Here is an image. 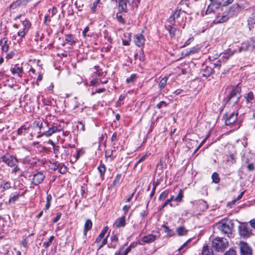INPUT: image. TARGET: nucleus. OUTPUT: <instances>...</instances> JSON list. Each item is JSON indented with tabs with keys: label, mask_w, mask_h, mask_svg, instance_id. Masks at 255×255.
Wrapping results in <instances>:
<instances>
[{
	"label": "nucleus",
	"mask_w": 255,
	"mask_h": 255,
	"mask_svg": "<svg viewBox=\"0 0 255 255\" xmlns=\"http://www.w3.org/2000/svg\"><path fill=\"white\" fill-rule=\"evenodd\" d=\"M14 55V53L13 51H11L6 55L5 58L7 59H11L13 57Z\"/></svg>",
	"instance_id": "69168bd1"
},
{
	"label": "nucleus",
	"mask_w": 255,
	"mask_h": 255,
	"mask_svg": "<svg viewBox=\"0 0 255 255\" xmlns=\"http://www.w3.org/2000/svg\"><path fill=\"white\" fill-rule=\"evenodd\" d=\"M247 103L252 104L255 101L254 95L252 92H250L245 96Z\"/></svg>",
	"instance_id": "a211bd4d"
},
{
	"label": "nucleus",
	"mask_w": 255,
	"mask_h": 255,
	"mask_svg": "<svg viewBox=\"0 0 255 255\" xmlns=\"http://www.w3.org/2000/svg\"><path fill=\"white\" fill-rule=\"evenodd\" d=\"M54 237L52 236H51L49 239V240L47 242H44L43 243V246L45 248H47L49 247V246H50V243L52 242L53 240L54 239Z\"/></svg>",
	"instance_id": "a19ab883"
},
{
	"label": "nucleus",
	"mask_w": 255,
	"mask_h": 255,
	"mask_svg": "<svg viewBox=\"0 0 255 255\" xmlns=\"http://www.w3.org/2000/svg\"><path fill=\"white\" fill-rule=\"evenodd\" d=\"M156 236L153 234H148L144 236L142 239L141 241L144 243L149 244L154 242L156 239Z\"/></svg>",
	"instance_id": "f8f14e48"
},
{
	"label": "nucleus",
	"mask_w": 255,
	"mask_h": 255,
	"mask_svg": "<svg viewBox=\"0 0 255 255\" xmlns=\"http://www.w3.org/2000/svg\"><path fill=\"white\" fill-rule=\"evenodd\" d=\"M241 88L238 85L232 87L231 91L225 99L229 104H236L241 97Z\"/></svg>",
	"instance_id": "f257e3e1"
},
{
	"label": "nucleus",
	"mask_w": 255,
	"mask_h": 255,
	"mask_svg": "<svg viewBox=\"0 0 255 255\" xmlns=\"http://www.w3.org/2000/svg\"><path fill=\"white\" fill-rule=\"evenodd\" d=\"M202 255H213V252L210 251L208 246H204L202 251Z\"/></svg>",
	"instance_id": "393cba45"
},
{
	"label": "nucleus",
	"mask_w": 255,
	"mask_h": 255,
	"mask_svg": "<svg viewBox=\"0 0 255 255\" xmlns=\"http://www.w3.org/2000/svg\"><path fill=\"white\" fill-rule=\"evenodd\" d=\"M77 127L78 129H80L82 131L85 130V126L81 122H79L78 123V124L77 126Z\"/></svg>",
	"instance_id": "4d7b16f0"
},
{
	"label": "nucleus",
	"mask_w": 255,
	"mask_h": 255,
	"mask_svg": "<svg viewBox=\"0 0 255 255\" xmlns=\"http://www.w3.org/2000/svg\"><path fill=\"white\" fill-rule=\"evenodd\" d=\"M252 42H255V40L253 39V38H251L249 41L247 42H243L241 46L239 47V52H241L242 51H247L250 49V47L252 48Z\"/></svg>",
	"instance_id": "1a4fd4ad"
},
{
	"label": "nucleus",
	"mask_w": 255,
	"mask_h": 255,
	"mask_svg": "<svg viewBox=\"0 0 255 255\" xmlns=\"http://www.w3.org/2000/svg\"><path fill=\"white\" fill-rule=\"evenodd\" d=\"M167 30L168 31L169 34L171 37H174L175 36V32L177 29L175 27L169 25L166 27Z\"/></svg>",
	"instance_id": "4be33fe9"
},
{
	"label": "nucleus",
	"mask_w": 255,
	"mask_h": 255,
	"mask_svg": "<svg viewBox=\"0 0 255 255\" xmlns=\"http://www.w3.org/2000/svg\"><path fill=\"white\" fill-rule=\"evenodd\" d=\"M247 168L249 171H253L255 170V166L253 162L247 164Z\"/></svg>",
	"instance_id": "4c0bfd02"
},
{
	"label": "nucleus",
	"mask_w": 255,
	"mask_h": 255,
	"mask_svg": "<svg viewBox=\"0 0 255 255\" xmlns=\"http://www.w3.org/2000/svg\"><path fill=\"white\" fill-rule=\"evenodd\" d=\"M105 235L103 233H100L99 236L96 238L95 243H99L101 240L104 237Z\"/></svg>",
	"instance_id": "13d9d810"
},
{
	"label": "nucleus",
	"mask_w": 255,
	"mask_h": 255,
	"mask_svg": "<svg viewBox=\"0 0 255 255\" xmlns=\"http://www.w3.org/2000/svg\"><path fill=\"white\" fill-rule=\"evenodd\" d=\"M22 25L23 26V29L27 31H28L31 26L30 23L27 20H24L22 21Z\"/></svg>",
	"instance_id": "f704fd0d"
},
{
	"label": "nucleus",
	"mask_w": 255,
	"mask_h": 255,
	"mask_svg": "<svg viewBox=\"0 0 255 255\" xmlns=\"http://www.w3.org/2000/svg\"><path fill=\"white\" fill-rule=\"evenodd\" d=\"M111 243L110 245V247L112 248H116L117 245V242L118 241V237L117 235H114L111 238Z\"/></svg>",
	"instance_id": "aec40b11"
},
{
	"label": "nucleus",
	"mask_w": 255,
	"mask_h": 255,
	"mask_svg": "<svg viewBox=\"0 0 255 255\" xmlns=\"http://www.w3.org/2000/svg\"><path fill=\"white\" fill-rule=\"evenodd\" d=\"M125 216H122L117 219L115 223V226L117 228L123 227L125 226Z\"/></svg>",
	"instance_id": "f3484780"
},
{
	"label": "nucleus",
	"mask_w": 255,
	"mask_h": 255,
	"mask_svg": "<svg viewBox=\"0 0 255 255\" xmlns=\"http://www.w3.org/2000/svg\"><path fill=\"white\" fill-rule=\"evenodd\" d=\"M98 170L100 173L101 177L103 178L105 171L106 167L104 164H101L98 167Z\"/></svg>",
	"instance_id": "cd10ccee"
},
{
	"label": "nucleus",
	"mask_w": 255,
	"mask_h": 255,
	"mask_svg": "<svg viewBox=\"0 0 255 255\" xmlns=\"http://www.w3.org/2000/svg\"><path fill=\"white\" fill-rule=\"evenodd\" d=\"M250 223L251 226L255 229V218L251 220Z\"/></svg>",
	"instance_id": "774afa93"
},
{
	"label": "nucleus",
	"mask_w": 255,
	"mask_h": 255,
	"mask_svg": "<svg viewBox=\"0 0 255 255\" xmlns=\"http://www.w3.org/2000/svg\"><path fill=\"white\" fill-rule=\"evenodd\" d=\"M65 40L68 42L71 43L72 44H75L76 42L74 36L71 34L66 35Z\"/></svg>",
	"instance_id": "c85d7f7f"
},
{
	"label": "nucleus",
	"mask_w": 255,
	"mask_h": 255,
	"mask_svg": "<svg viewBox=\"0 0 255 255\" xmlns=\"http://www.w3.org/2000/svg\"><path fill=\"white\" fill-rule=\"evenodd\" d=\"M134 43L138 47L142 46L145 41V39L141 34H137L134 36Z\"/></svg>",
	"instance_id": "9b49d317"
},
{
	"label": "nucleus",
	"mask_w": 255,
	"mask_h": 255,
	"mask_svg": "<svg viewBox=\"0 0 255 255\" xmlns=\"http://www.w3.org/2000/svg\"><path fill=\"white\" fill-rule=\"evenodd\" d=\"M136 75L132 74L130 76V77L127 79V82L128 83H129L130 82H132L136 79Z\"/></svg>",
	"instance_id": "49530a36"
},
{
	"label": "nucleus",
	"mask_w": 255,
	"mask_h": 255,
	"mask_svg": "<svg viewBox=\"0 0 255 255\" xmlns=\"http://www.w3.org/2000/svg\"><path fill=\"white\" fill-rule=\"evenodd\" d=\"M218 229L222 234L229 237L234 228V224L231 220L222 221L217 224Z\"/></svg>",
	"instance_id": "f03ea898"
},
{
	"label": "nucleus",
	"mask_w": 255,
	"mask_h": 255,
	"mask_svg": "<svg viewBox=\"0 0 255 255\" xmlns=\"http://www.w3.org/2000/svg\"><path fill=\"white\" fill-rule=\"evenodd\" d=\"M251 155L250 154V153H249L248 154H244V155L242 157V161L244 164H247L248 163H251Z\"/></svg>",
	"instance_id": "bb28decb"
},
{
	"label": "nucleus",
	"mask_w": 255,
	"mask_h": 255,
	"mask_svg": "<svg viewBox=\"0 0 255 255\" xmlns=\"http://www.w3.org/2000/svg\"><path fill=\"white\" fill-rule=\"evenodd\" d=\"M10 71L13 75L16 74L18 77H22L23 73L22 67H19L17 65H15L14 67L11 68Z\"/></svg>",
	"instance_id": "ddd939ff"
},
{
	"label": "nucleus",
	"mask_w": 255,
	"mask_h": 255,
	"mask_svg": "<svg viewBox=\"0 0 255 255\" xmlns=\"http://www.w3.org/2000/svg\"><path fill=\"white\" fill-rule=\"evenodd\" d=\"M234 0H226L223 3V5L227 6L233 2Z\"/></svg>",
	"instance_id": "338daca9"
},
{
	"label": "nucleus",
	"mask_w": 255,
	"mask_h": 255,
	"mask_svg": "<svg viewBox=\"0 0 255 255\" xmlns=\"http://www.w3.org/2000/svg\"><path fill=\"white\" fill-rule=\"evenodd\" d=\"M129 4H134L137 6L138 4L140 2V0H127Z\"/></svg>",
	"instance_id": "09e8293b"
},
{
	"label": "nucleus",
	"mask_w": 255,
	"mask_h": 255,
	"mask_svg": "<svg viewBox=\"0 0 255 255\" xmlns=\"http://www.w3.org/2000/svg\"><path fill=\"white\" fill-rule=\"evenodd\" d=\"M28 129V127H27L25 125H23L21 126L18 129L17 132V134L18 135L25 134L27 132L26 130Z\"/></svg>",
	"instance_id": "5701e85b"
},
{
	"label": "nucleus",
	"mask_w": 255,
	"mask_h": 255,
	"mask_svg": "<svg viewBox=\"0 0 255 255\" xmlns=\"http://www.w3.org/2000/svg\"><path fill=\"white\" fill-rule=\"evenodd\" d=\"M20 169L17 166H15L11 170V173L16 174L17 172L20 171Z\"/></svg>",
	"instance_id": "0e129e2a"
},
{
	"label": "nucleus",
	"mask_w": 255,
	"mask_h": 255,
	"mask_svg": "<svg viewBox=\"0 0 255 255\" xmlns=\"http://www.w3.org/2000/svg\"><path fill=\"white\" fill-rule=\"evenodd\" d=\"M162 227L164 229L165 232L167 233L169 236H172L173 235V231L170 230L167 226L165 225H163Z\"/></svg>",
	"instance_id": "37998d69"
},
{
	"label": "nucleus",
	"mask_w": 255,
	"mask_h": 255,
	"mask_svg": "<svg viewBox=\"0 0 255 255\" xmlns=\"http://www.w3.org/2000/svg\"><path fill=\"white\" fill-rule=\"evenodd\" d=\"M118 5L120 12H127V5L126 0H119Z\"/></svg>",
	"instance_id": "dca6fc26"
},
{
	"label": "nucleus",
	"mask_w": 255,
	"mask_h": 255,
	"mask_svg": "<svg viewBox=\"0 0 255 255\" xmlns=\"http://www.w3.org/2000/svg\"><path fill=\"white\" fill-rule=\"evenodd\" d=\"M214 72V70L209 67H207L203 71V76L208 77L210 76Z\"/></svg>",
	"instance_id": "b1692460"
},
{
	"label": "nucleus",
	"mask_w": 255,
	"mask_h": 255,
	"mask_svg": "<svg viewBox=\"0 0 255 255\" xmlns=\"http://www.w3.org/2000/svg\"><path fill=\"white\" fill-rule=\"evenodd\" d=\"M59 148H60L59 146H54V147L53 148V151H54V154H55L56 157H58V154L59 153Z\"/></svg>",
	"instance_id": "864d4df0"
},
{
	"label": "nucleus",
	"mask_w": 255,
	"mask_h": 255,
	"mask_svg": "<svg viewBox=\"0 0 255 255\" xmlns=\"http://www.w3.org/2000/svg\"><path fill=\"white\" fill-rule=\"evenodd\" d=\"M117 18L118 21L122 24H125L126 23V21L123 18L122 15L120 14V12L117 14Z\"/></svg>",
	"instance_id": "c03bdc74"
},
{
	"label": "nucleus",
	"mask_w": 255,
	"mask_h": 255,
	"mask_svg": "<svg viewBox=\"0 0 255 255\" xmlns=\"http://www.w3.org/2000/svg\"><path fill=\"white\" fill-rule=\"evenodd\" d=\"M45 178V175L41 172H38L34 174L32 179V183L37 186L42 183Z\"/></svg>",
	"instance_id": "39448f33"
},
{
	"label": "nucleus",
	"mask_w": 255,
	"mask_h": 255,
	"mask_svg": "<svg viewBox=\"0 0 255 255\" xmlns=\"http://www.w3.org/2000/svg\"><path fill=\"white\" fill-rule=\"evenodd\" d=\"M212 178L213 181L215 183H218L220 182V178L219 177L218 174L216 172H214L213 173L212 175Z\"/></svg>",
	"instance_id": "c9c22d12"
},
{
	"label": "nucleus",
	"mask_w": 255,
	"mask_h": 255,
	"mask_svg": "<svg viewBox=\"0 0 255 255\" xmlns=\"http://www.w3.org/2000/svg\"><path fill=\"white\" fill-rule=\"evenodd\" d=\"M108 237V235L107 236V237L106 238H105L103 240L101 244L98 248V250L101 249L104 246H105L107 243Z\"/></svg>",
	"instance_id": "052dcab7"
},
{
	"label": "nucleus",
	"mask_w": 255,
	"mask_h": 255,
	"mask_svg": "<svg viewBox=\"0 0 255 255\" xmlns=\"http://www.w3.org/2000/svg\"><path fill=\"white\" fill-rule=\"evenodd\" d=\"M224 255H237V254L235 250L233 249H230L225 253Z\"/></svg>",
	"instance_id": "ea45409f"
},
{
	"label": "nucleus",
	"mask_w": 255,
	"mask_h": 255,
	"mask_svg": "<svg viewBox=\"0 0 255 255\" xmlns=\"http://www.w3.org/2000/svg\"><path fill=\"white\" fill-rule=\"evenodd\" d=\"M228 246L227 240L223 238L217 237L212 241V246L218 252H224Z\"/></svg>",
	"instance_id": "7ed1b4c3"
},
{
	"label": "nucleus",
	"mask_w": 255,
	"mask_h": 255,
	"mask_svg": "<svg viewBox=\"0 0 255 255\" xmlns=\"http://www.w3.org/2000/svg\"><path fill=\"white\" fill-rule=\"evenodd\" d=\"M92 227V221L88 219L86 220L85 226H84V234L86 236L87 235V232L88 231L90 230Z\"/></svg>",
	"instance_id": "6ab92c4d"
},
{
	"label": "nucleus",
	"mask_w": 255,
	"mask_h": 255,
	"mask_svg": "<svg viewBox=\"0 0 255 255\" xmlns=\"http://www.w3.org/2000/svg\"><path fill=\"white\" fill-rule=\"evenodd\" d=\"M135 57V58L138 59L140 61H143L144 60L143 51L142 50H139Z\"/></svg>",
	"instance_id": "72a5a7b5"
},
{
	"label": "nucleus",
	"mask_w": 255,
	"mask_h": 255,
	"mask_svg": "<svg viewBox=\"0 0 255 255\" xmlns=\"http://www.w3.org/2000/svg\"><path fill=\"white\" fill-rule=\"evenodd\" d=\"M1 186L5 190L8 189L11 187L10 184L9 182H4Z\"/></svg>",
	"instance_id": "8fccbe9b"
},
{
	"label": "nucleus",
	"mask_w": 255,
	"mask_h": 255,
	"mask_svg": "<svg viewBox=\"0 0 255 255\" xmlns=\"http://www.w3.org/2000/svg\"><path fill=\"white\" fill-rule=\"evenodd\" d=\"M181 10L176 9L174 11L173 13H172V15L174 17L175 19L178 18L180 16Z\"/></svg>",
	"instance_id": "3c124183"
},
{
	"label": "nucleus",
	"mask_w": 255,
	"mask_h": 255,
	"mask_svg": "<svg viewBox=\"0 0 255 255\" xmlns=\"http://www.w3.org/2000/svg\"><path fill=\"white\" fill-rule=\"evenodd\" d=\"M19 195L18 194H11L10 196V198L9 199V203H14L19 198Z\"/></svg>",
	"instance_id": "473e14b6"
},
{
	"label": "nucleus",
	"mask_w": 255,
	"mask_h": 255,
	"mask_svg": "<svg viewBox=\"0 0 255 255\" xmlns=\"http://www.w3.org/2000/svg\"><path fill=\"white\" fill-rule=\"evenodd\" d=\"M236 52V51L235 50H232L231 49H228L223 53V57L228 59L229 57L232 56Z\"/></svg>",
	"instance_id": "412c9836"
},
{
	"label": "nucleus",
	"mask_w": 255,
	"mask_h": 255,
	"mask_svg": "<svg viewBox=\"0 0 255 255\" xmlns=\"http://www.w3.org/2000/svg\"><path fill=\"white\" fill-rule=\"evenodd\" d=\"M58 128L57 127L53 126L51 128H49V129L47 131H46L44 132L43 133H42L40 135H37V137H40L42 136L43 135H45L46 136H51L53 133H55L57 130Z\"/></svg>",
	"instance_id": "4468645a"
},
{
	"label": "nucleus",
	"mask_w": 255,
	"mask_h": 255,
	"mask_svg": "<svg viewBox=\"0 0 255 255\" xmlns=\"http://www.w3.org/2000/svg\"><path fill=\"white\" fill-rule=\"evenodd\" d=\"M240 250L241 255H252V250L246 243L240 242Z\"/></svg>",
	"instance_id": "423d86ee"
},
{
	"label": "nucleus",
	"mask_w": 255,
	"mask_h": 255,
	"mask_svg": "<svg viewBox=\"0 0 255 255\" xmlns=\"http://www.w3.org/2000/svg\"><path fill=\"white\" fill-rule=\"evenodd\" d=\"M131 41V39L129 37L126 39H123V43L124 45H128L129 44V42Z\"/></svg>",
	"instance_id": "e2e57ef3"
},
{
	"label": "nucleus",
	"mask_w": 255,
	"mask_h": 255,
	"mask_svg": "<svg viewBox=\"0 0 255 255\" xmlns=\"http://www.w3.org/2000/svg\"><path fill=\"white\" fill-rule=\"evenodd\" d=\"M167 78L166 77H164L162 78L161 80L159 81L158 86L161 89L165 87L167 83Z\"/></svg>",
	"instance_id": "c756f323"
},
{
	"label": "nucleus",
	"mask_w": 255,
	"mask_h": 255,
	"mask_svg": "<svg viewBox=\"0 0 255 255\" xmlns=\"http://www.w3.org/2000/svg\"><path fill=\"white\" fill-rule=\"evenodd\" d=\"M168 195V192L167 191H164L162 192L159 195V197L158 198L159 200H162L165 199L167 197Z\"/></svg>",
	"instance_id": "58836bf2"
},
{
	"label": "nucleus",
	"mask_w": 255,
	"mask_h": 255,
	"mask_svg": "<svg viewBox=\"0 0 255 255\" xmlns=\"http://www.w3.org/2000/svg\"><path fill=\"white\" fill-rule=\"evenodd\" d=\"M176 232L179 236L185 235L187 233V231L184 227H180L177 228Z\"/></svg>",
	"instance_id": "a878e982"
},
{
	"label": "nucleus",
	"mask_w": 255,
	"mask_h": 255,
	"mask_svg": "<svg viewBox=\"0 0 255 255\" xmlns=\"http://www.w3.org/2000/svg\"><path fill=\"white\" fill-rule=\"evenodd\" d=\"M59 168V172L61 174H64L67 171V167L65 166L64 164H60V166Z\"/></svg>",
	"instance_id": "79ce46f5"
},
{
	"label": "nucleus",
	"mask_w": 255,
	"mask_h": 255,
	"mask_svg": "<svg viewBox=\"0 0 255 255\" xmlns=\"http://www.w3.org/2000/svg\"><path fill=\"white\" fill-rule=\"evenodd\" d=\"M20 2L19 1H15L9 5V8L14 9V8H16L17 6H18L19 5H20Z\"/></svg>",
	"instance_id": "a18cd8bd"
},
{
	"label": "nucleus",
	"mask_w": 255,
	"mask_h": 255,
	"mask_svg": "<svg viewBox=\"0 0 255 255\" xmlns=\"http://www.w3.org/2000/svg\"><path fill=\"white\" fill-rule=\"evenodd\" d=\"M168 22L171 25H174L175 22V18L171 15L168 19Z\"/></svg>",
	"instance_id": "5fc2aeb1"
},
{
	"label": "nucleus",
	"mask_w": 255,
	"mask_h": 255,
	"mask_svg": "<svg viewBox=\"0 0 255 255\" xmlns=\"http://www.w3.org/2000/svg\"><path fill=\"white\" fill-rule=\"evenodd\" d=\"M238 113L237 112L229 113L225 115L226 125H230L235 123L237 120V116Z\"/></svg>",
	"instance_id": "0eeeda50"
},
{
	"label": "nucleus",
	"mask_w": 255,
	"mask_h": 255,
	"mask_svg": "<svg viewBox=\"0 0 255 255\" xmlns=\"http://www.w3.org/2000/svg\"><path fill=\"white\" fill-rule=\"evenodd\" d=\"M166 106H167V104H166V103L165 102H164V101H161L159 103H158L156 107L158 109H160L162 107H166Z\"/></svg>",
	"instance_id": "bf43d9fd"
},
{
	"label": "nucleus",
	"mask_w": 255,
	"mask_h": 255,
	"mask_svg": "<svg viewBox=\"0 0 255 255\" xmlns=\"http://www.w3.org/2000/svg\"><path fill=\"white\" fill-rule=\"evenodd\" d=\"M33 125L34 128H38L39 130H41L43 128V123L41 120L35 121Z\"/></svg>",
	"instance_id": "7c9ffc66"
},
{
	"label": "nucleus",
	"mask_w": 255,
	"mask_h": 255,
	"mask_svg": "<svg viewBox=\"0 0 255 255\" xmlns=\"http://www.w3.org/2000/svg\"><path fill=\"white\" fill-rule=\"evenodd\" d=\"M60 164L57 161L54 162L52 164V169H53L54 170H56L59 169V168L60 167Z\"/></svg>",
	"instance_id": "6e6d98bb"
},
{
	"label": "nucleus",
	"mask_w": 255,
	"mask_h": 255,
	"mask_svg": "<svg viewBox=\"0 0 255 255\" xmlns=\"http://www.w3.org/2000/svg\"><path fill=\"white\" fill-rule=\"evenodd\" d=\"M240 235L244 237H249L252 234L249 228L246 225L241 226L239 227Z\"/></svg>",
	"instance_id": "9d476101"
},
{
	"label": "nucleus",
	"mask_w": 255,
	"mask_h": 255,
	"mask_svg": "<svg viewBox=\"0 0 255 255\" xmlns=\"http://www.w3.org/2000/svg\"><path fill=\"white\" fill-rule=\"evenodd\" d=\"M0 45L1 46V50L3 52H6L9 49V45L7 38H3L0 41Z\"/></svg>",
	"instance_id": "2eb2a0df"
},
{
	"label": "nucleus",
	"mask_w": 255,
	"mask_h": 255,
	"mask_svg": "<svg viewBox=\"0 0 255 255\" xmlns=\"http://www.w3.org/2000/svg\"><path fill=\"white\" fill-rule=\"evenodd\" d=\"M121 178H122V175L118 174L116 176V177H115V179L113 182V185L115 186V185L119 184L121 182Z\"/></svg>",
	"instance_id": "e433bc0d"
},
{
	"label": "nucleus",
	"mask_w": 255,
	"mask_h": 255,
	"mask_svg": "<svg viewBox=\"0 0 255 255\" xmlns=\"http://www.w3.org/2000/svg\"><path fill=\"white\" fill-rule=\"evenodd\" d=\"M238 9L237 4L234 5L231 7L227 13H224L221 17L217 18V22L222 23L227 21L229 18L237 13V10Z\"/></svg>",
	"instance_id": "20e7f679"
},
{
	"label": "nucleus",
	"mask_w": 255,
	"mask_h": 255,
	"mask_svg": "<svg viewBox=\"0 0 255 255\" xmlns=\"http://www.w3.org/2000/svg\"><path fill=\"white\" fill-rule=\"evenodd\" d=\"M115 255H126L124 252V247H122L118 251L116 252Z\"/></svg>",
	"instance_id": "603ef678"
},
{
	"label": "nucleus",
	"mask_w": 255,
	"mask_h": 255,
	"mask_svg": "<svg viewBox=\"0 0 255 255\" xmlns=\"http://www.w3.org/2000/svg\"><path fill=\"white\" fill-rule=\"evenodd\" d=\"M211 2L209 4L206 10V13L209 14L219 9L221 3L217 2L216 0H211Z\"/></svg>",
	"instance_id": "6e6552de"
},
{
	"label": "nucleus",
	"mask_w": 255,
	"mask_h": 255,
	"mask_svg": "<svg viewBox=\"0 0 255 255\" xmlns=\"http://www.w3.org/2000/svg\"><path fill=\"white\" fill-rule=\"evenodd\" d=\"M27 32H28L27 31L25 30L24 29H23L22 30H20L18 32L17 35L19 37H20L21 38H23L25 36L26 33Z\"/></svg>",
	"instance_id": "de8ad7c7"
},
{
	"label": "nucleus",
	"mask_w": 255,
	"mask_h": 255,
	"mask_svg": "<svg viewBox=\"0 0 255 255\" xmlns=\"http://www.w3.org/2000/svg\"><path fill=\"white\" fill-rule=\"evenodd\" d=\"M183 197V193L182 189H180L177 196L174 198V201L177 202H181Z\"/></svg>",
	"instance_id": "2f4dec72"
},
{
	"label": "nucleus",
	"mask_w": 255,
	"mask_h": 255,
	"mask_svg": "<svg viewBox=\"0 0 255 255\" xmlns=\"http://www.w3.org/2000/svg\"><path fill=\"white\" fill-rule=\"evenodd\" d=\"M249 22L252 23H255V11L252 14L249 20Z\"/></svg>",
	"instance_id": "680f3d73"
}]
</instances>
